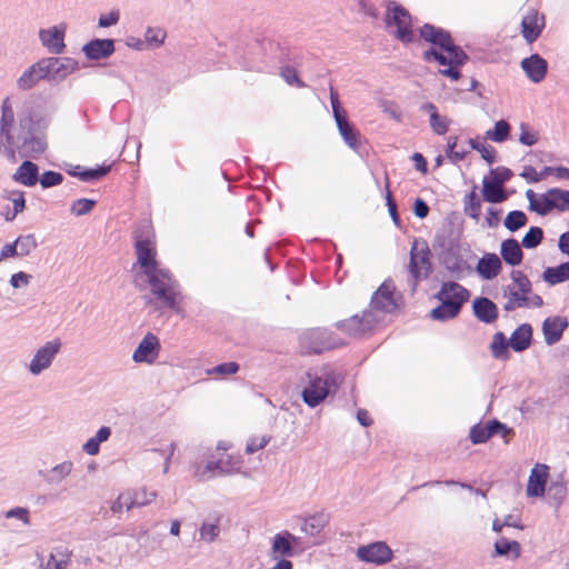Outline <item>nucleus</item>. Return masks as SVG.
Here are the masks:
<instances>
[{"instance_id":"f257e3e1","label":"nucleus","mask_w":569,"mask_h":569,"mask_svg":"<svg viewBox=\"0 0 569 569\" xmlns=\"http://www.w3.org/2000/svg\"><path fill=\"white\" fill-rule=\"evenodd\" d=\"M28 123L27 120H20L17 126L11 101L6 98L1 107L0 152L12 163L17 162L16 152L20 148L23 133L28 130Z\"/></svg>"},{"instance_id":"f03ea898","label":"nucleus","mask_w":569,"mask_h":569,"mask_svg":"<svg viewBox=\"0 0 569 569\" xmlns=\"http://www.w3.org/2000/svg\"><path fill=\"white\" fill-rule=\"evenodd\" d=\"M134 250L142 273L159 267L154 234L148 223L140 226L134 232Z\"/></svg>"},{"instance_id":"7ed1b4c3","label":"nucleus","mask_w":569,"mask_h":569,"mask_svg":"<svg viewBox=\"0 0 569 569\" xmlns=\"http://www.w3.org/2000/svg\"><path fill=\"white\" fill-rule=\"evenodd\" d=\"M62 342L59 338H54L44 342L37 348L27 363L26 368L31 376H40L42 372L51 368L57 356L61 351Z\"/></svg>"},{"instance_id":"20e7f679","label":"nucleus","mask_w":569,"mask_h":569,"mask_svg":"<svg viewBox=\"0 0 569 569\" xmlns=\"http://www.w3.org/2000/svg\"><path fill=\"white\" fill-rule=\"evenodd\" d=\"M386 22L389 28L396 27L393 36L398 40L405 43L412 42L411 16L403 7L396 2H390L387 7Z\"/></svg>"},{"instance_id":"39448f33","label":"nucleus","mask_w":569,"mask_h":569,"mask_svg":"<svg viewBox=\"0 0 569 569\" xmlns=\"http://www.w3.org/2000/svg\"><path fill=\"white\" fill-rule=\"evenodd\" d=\"M358 560L375 566H383L393 559V550L381 540L358 547L356 551Z\"/></svg>"},{"instance_id":"423d86ee","label":"nucleus","mask_w":569,"mask_h":569,"mask_svg":"<svg viewBox=\"0 0 569 569\" xmlns=\"http://www.w3.org/2000/svg\"><path fill=\"white\" fill-rule=\"evenodd\" d=\"M430 250L426 242L413 241L410 250L409 272L415 282L427 278L431 270Z\"/></svg>"},{"instance_id":"0eeeda50","label":"nucleus","mask_w":569,"mask_h":569,"mask_svg":"<svg viewBox=\"0 0 569 569\" xmlns=\"http://www.w3.org/2000/svg\"><path fill=\"white\" fill-rule=\"evenodd\" d=\"M506 302L503 309L513 311L519 308H540L543 303L542 298L536 293H521L518 289L508 286L503 291Z\"/></svg>"},{"instance_id":"6e6552de","label":"nucleus","mask_w":569,"mask_h":569,"mask_svg":"<svg viewBox=\"0 0 569 569\" xmlns=\"http://www.w3.org/2000/svg\"><path fill=\"white\" fill-rule=\"evenodd\" d=\"M370 307L377 312H392L398 302L395 296V286L391 281H385L372 295Z\"/></svg>"},{"instance_id":"1a4fd4ad","label":"nucleus","mask_w":569,"mask_h":569,"mask_svg":"<svg viewBox=\"0 0 569 569\" xmlns=\"http://www.w3.org/2000/svg\"><path fill=\"white\" fill-rule=\"evenodd\" d=\"M301 345L308 352L313 353H321L336 347L330 332L322 329H313L302 335Z\"/></svg>"},{"instance_id":"9d476101","label":"nucleus","mask_w":569,"mask_h":569,"mask_svg":"<svg viewBox=\"0 0 569 569\" xmlns=\"http://www.w3.org/2000/svg\"><path fill=\"white\" fill-rule=\"evenodd\" d=\"M379 319L372 311H365L361 317L353 316L338 325V327L350 336L360 337L370 331Z\"/></svg>"},{"instance_id":"9b49d317","label":"nucleus","mask_w":569,"mask_h":569,"mask_svg":"<svg viewBox=\"0 0 569 569\" xmlns=\"http://www.w3.org/2000/svg\"><path fill=\"white\" fill-rule=\"evenodd\" d=\"M160 351V342L157 336L153 333H147L137 349L132 353V360L136 363H148L151 365L158 358Z\"/></svg>"},{"instance_id":"f8f14e48","label":"nucleus","mask_w":569,"mask_h":569,"mask_svg":"<svg viewBox=\"0 0 569 569\" xmlns=\"http://www.w3.org/2000/svg\"><path fill=\"white\" fill-rule=\"evenodd\" d=\"M309 385L302 391V399L309 407L318 406L329 395V382L308 373Z\"/></svg>"},{"instance_id":"ddd939ff","label":"nucleus","mask_w":569,"mask_h":569,"mask_svg":"<svg viewBox=\"0 0 569 569\" xmlns=\"http://www.w3.org/2000/svg\"><path fill=\"white\" fill-rule=\"evenodd\" d=\"M46 78L58 80L67 77L77 68V62L70 58H48L41 60Z\"/></svg>"},{"instance_id":"4468645a","label":"nucleus","mask_w":569,"mask_h":569,"mask_svg":"<svg viewBox=\"0 0 569 569\" xmlns=\"http://www.w3.org/2000/svg\"><path fill=\"white\" fill-rule=\"evenodd\" d=\"M511 432V429H508L506 425H502L497 420H491L486 426H473L470 430V440L473 443H483L493 435H500L506 439V442H508V436Z\"/></svg>"},{"instance_id":"2eb2a0df","label":"nucleus","mask_w":569,"mask_h":569,"mask_svg":"<svg viewBox=\"0 0 569 569\" xmlns=\"http://www.w3.org/2000/svg\"><path fill=\"white\" fill-rule=\"evenodd\" d=\"M66 26L59 24L48 29H41L39 31V39L43 47H46L51 53L63 52Z\"/></svg>"},{"instance_id":"dca6fc26","label":"nucleus","mask_w":569,"mask_h":569,"mask_svg":"<svg viewBox=\"0 0 569 569\" xmlns=\"http://www.w3.org/2000/svg\"><path fill=\"white\" fill-rule=\"evenodd\" d=\"M543 208L540 211L541 216L547 214L553 209L559 211L569 210V191L558 188L549 189L542 193Z\"/></svg>"},{"instance_id":"f3484780","label":"nucleus","mask_w":569,"mask_h":569,"mask_svg":"<svg viewBox=\"0 0 569 569\" xmlns=\"http://www.w3.org/2000/svg\"><path fill=\"white\" fill-rule=\"evenodd\" d=\"M548 479V467L537 463L530 472L526 493L528 497H541L545 493Z\"/></svg>"},{"instance_id":"a211bd4d","label":"nucleus","mask_w":569,"mask_h":569,"mask_svg":"<svg viewBox=\"0 0 569 569\" xmlns=\"http://www.w3.org/2000/svg\"><path fill=\"white\" fill-rule=\"evenodd\" d=\"M567 327L568 321L563 317L555 316L547 318L542 323L545 342L548 346L557 343L561 339L562 333L567 329Z\"/></svg>"},{"instance_id":"6ab92c4d","label":"nucleus","mask_w":569,"mask_h":569,"mask_svg":"<svg viewBox=\"0 0 569 569\" xmlns=\"http://www.w3.org/2000/svg\"><path fill=\"white\" fill-rule=\"evenodd\" d=\"M521 68L532 82L538 83L545 79L548 63L542 57L535 53L521 61Z\"/></svg>"},{"instance_id":"aec40b11","label":"nucleus","mask_w":569,"mask_h":569,"mask_svg":"<svg viewBox=\"0 0 569 569\" xmlns=\"http://www.w3.org/2000/svg\"><path fill=\"white\" fill-rule=\"evenodd\" d=\"M82 51L88 59H104L114 52V41L112 39H94L86 43Z\"/></svg>"},{"instance_id":"412c9836","label":"nucleus","mask_w":569,"mask_h":569,"mask_svg":"<svg viewBox=\"0 0 569 569\" xmlns=\"http://www.w3.org/2000/svg\"><path fill=\"white\" fill-rule=\"evenodd\" d=\"M73 470V462L70 460H64L56 466H53L48 471H39V476L43 479V481L49 486H59L62 481H64Z\"/></svg>"},{"instance_id":"4be33fe9","label":"nucleus","mask_w":569,"mask_h":569,"mask_svg":"<svg viewBox=\"0 0 569 569\" xmlns=\"http://www.w3.org/2000/svg\"><path fill=\"white\" fill-rule=\"evenodd\" d=\"M543 24V17H539L535 10H529L521 21V32L526 41L533 42L540 36Z\"/></svg>"},{"instance_id":"5701e85b","label":"nucleus","mask_w":569,"mask_h":569,"mask_svg":"<svg viewBox=\"0 0 569 569\" xmlns=\"http://www.w3.org/2000/svg\"><path fill=\"white\" fill-rule=\"evenodd\" d=\"M437 298L438 300H448L449 302H456L461 308L462 305L469 298V291L461 284L453 281H449L442 283L441 289L437 295Z\"/></svg>"},{"instance_id":"b1692460","label":"nucleus","mask_w":569,"mask_h":569,"mask_svg":"<svg viewBox=\"0 0 569 569\" xmlns=\"http://www.w3.org/2000/svg\"><path fill=\"white\" fill-rule=\"evenodd\" d=\"M446 52L449 56V68L442 69L439 72L446 77H449L451 80L457 81L460 78V72L457 70V68L463 66L467 62L468 56L460 47H457L455 43H452L446 50Z\"/></svg>"},{"instance_id":"393cba45","label":"nucleus","mask_w":569,"mask_h":569,"mask_svg":"<svg viewBox=\"0 0 569 569\" xmlns=\"http://www.w3.org/2000/svg\"><path fill=\"white\" fill-rule=\"evenodd\" d=\"M291 539H293V535L287 530L277 533L272 538L271 557L273 559H284L283 557H292L296 551L293 550V546H291Z\"/></svg>"},{"instance_id":"a878e982","label":"nucleus","mask_w":569,"mask_h":569,"mask_svg":"<svg viewBox=\"0 0 569 569\" xmlns=\"http://www.w3.org/2000/svg\"><path fill=\"white\" fill-rule=\"evenodd\" d=\"M151 293L161 302V306L163 308L171 309L178 313L181 312V307H180L181 296H180L178 283L156 290Z\"/></svg>"},{"instance_id":"bb28decb","label":"nucleus","mask_w":569,"mask_h":569,"mask_svg":"<svg viewBox=\"0 0 569 569\" xmlns=\"http://www.w3.org/2000/svg\"><path fill=\"white\" fill-rule=\"evenodd\" d=\"M239 470V462L237 461L232 467L224 466L223 458L217 461H209L204 467L196 466L194 476L201 481H206L213 477L217 472L219 473H231Z\"/></svg>"},{"instance_id":"cd10ccee","label":"nucleus","mask_w":569,"mask_h":569,"mask_svg":"<svg viewBox=\"0 0 569 569\" xmlns=\"http://www.w3.org/2000/svg\"><path fill=\"white\" fill-rule=\"evenodd\" d=\"M475 316L485 323H492L498 318L497 306L488 298H477L472 302Z\"/></svg>"},{"instance_id":"c85d7f7f","label":"nucleus","mask_w":569,"mask_h":569,"mask_svg":"<svg viewBox=\"0 0 569 569\" xmlns=\"http://www.w3.org/2000/svg\"><path fill=\"white\" fill-rule=\"evenodd\" d=\"M12 179L22 186L33 187L39 180V168L36 163L26 160L12 174Z\"/></svg>"},{"instance_id":"c756f323","label":"nucleus","mask_w":569,"mask_h":569,"mask_svg":"<svg viewBox=\"0 0 569 569\" xmlns=\"http://www.w3.org/2000/svg\"><path fill=\"white\" fill-rule=\"evenodd\" d=\"M502 264L496 253L485 254L477 264V272L486 280L496 278L501 271Z\"/></svg>"},{"instance_id":"7c9ffc66","label":"nucleus","mask_w":569,"mask_h":569,"mask_svg":"<svg viewBox=\"0 0 569 569\" xmlns=\"http://www.w3.org/2000/svg\"><path fill=\"white\" fill-rule=\"evenodd\" d=\"M47 148L46 141L40 137H34L28 129L22 136V141L18 152L21 157H31L33 154L42 153Z\"/></svg>"},{"instance_id":"2f4dec72","label":"nucleus","mask_w":569,"mask_h":569,"mask_svg":"<svg viewBox=\"0 0 569 569\" xmlns=\"http://www.w3.org/2000/svg\"><path fill=\"white\" fill-rule=\"evenodd\" d=\"M143 276L147 278V282L151 288V292L178 283L169 270L162 269L160 267L144 272Z\"/></svg>"},{"instance_id":"473e14b6","label":"nucleus","mask_w":569,"mask_h":569,"mask_svg":"<svg viewBox=\"0 0 569 569\" xmlns=\"http://www.w3.org/2000/svg\"><path fill=\"white\" fill-rule=\"evenodd\" d=\"M500 254L509 266H519L522 261L523 253L520 243L516 239L503 240L500 244Z\"/></svg>"},{"instance_id":"72a5a7b5","label":"nucleus","mask_w":569,"mask_h":569,"mask_svg":"<svg viewBox=\"0 0 569 569\" xmlns=\"http://www.w3.org/2000/svg\"><path fill=\"white\" fill-rule=\"evenodd\" d=\"M220 522L221 516L217 513L208 516L199 528L200 540L207 543L213 542L220 535Z\"/></svg>"},{"instance_id":"f704fd0d","label":"nucleus","mask_w":569,"mask_h":569,"mask_svg":"<svg viewBox=\"0 0 569 569\" xmlns=\"http://www.w3.org/2000/svg\"><path fill=\"white\" fill-rule=\"evenodd\" d=\"M46 78V72L41 61L28 68L18 79L17 84L20 89L27 90L32 88L40 79Z\"/></svg>"},{"instance_id":"c9c22d12","label":"nucleus","mask_w":569,"mask_h":569,"mask_svg":"<svg viewBox=\"0 0 569 569\" xmlns=\"http://www.w3.org/2000/svg\"><path fill=\"white\" fill-rule=\"evenodd\" d=\"M72 552L66 547L54 548L46 562L44 569H68Z\"/></svg>"},{"instance_id":"e433bc0d","label":"nucleus","mask_w":569,"mask_h":569,"mask_svg":"<svg viewBox=\"0 0 569 569\" xmlns=\"http://www.w3.org/2000/svg\"><path fill=\"white\" fill-rule=\"evenodd\" d=\"M521 555V546L516 540H509L505 537L499 538L495 542V555L500 557H509L513 560L518 559Z\"/></svg>"},{"instance_id":"4c0bfd02","label":"nucleus","mask_w":569,"mask_h":569,"mask_svg":"<svg viewBox=\"0 0 569 569\" xmlns=\"http://www.w3.org/2000/svg\"><path fill=\"white\" fill-rule=\"evenodd\" d=\"M532 329L530 325H521L518 327L510 337V346L515 351L526 350L531 340Z\"/></svg>"},{"instance_id":"58836bf2","label":"nucleus","mask_w":569,"mask_h":569,"mask_svg":"<svg viewBox=\"0 0 569 569\" xmlns=\"http://www.w3.org/2000/svg\"><path fill=\"white\" fill-rule=\"evenodd\" d=\"M111 428L101 427L93 437L89 438L82 446V450L89 456H96L100 451V445L111 437Z\"/></svg>"},{"instance_id":"ea45409f","label":"nucleus","mask_w":569,"mask_h":569,"mask_svg":"<svg viewBox=\"0 0 569 569\" xmlns=\"http://www.w3.org/2000/svg\"><path fill=\"white\" fill-rule=\"evenodd\" d=\"M483 199L490 203H500L507 199L503 187L485 178L482 180Z\"/></svg>"},{"instance_id":"a19ab883","label":"nucleus","mask_w":569,"mask_h":569,"mask_svg":"<svg viewBox=\"0 0 569 569\" xmlns=\"http://www.w3.org/2000/svg\"><path fill=\"white\" fill-rule=\"evenodd\" d=\"M343 141L353 150L359 146V132L350 124L347 117L336 121Z\"/></svg>"},{"instance_id":"79ce46f5","label":"nucleus","mask_w":569,"mask_h":569,"mask_svg":"<svg viewBox=\"0 0 569 569\" xmlns=\"http://www.w3.org/2000/svg\"><path fill=\"white\" fill-rule=\"evenodd\" d=\"M542 279L550 286L569 280V262L561 263L555 268H547L542 273Z\"/></svg>"},{"instance_id":"37998d69","label":"nucleus","mask_w":569,"mask_h":569,"mask_svg":"<svg viewBox=\"0 0 569 569\" xmlns=\"http://www.w3.org/2000/svg\"><path fill=\"white\" fill-rule=\"evenodd\" d=\"M441 303L437 308H433L430 312V317L433 320L445 321L455 318L460 312V307L456 302H449L448 300H439Z\"/></svg>"},{"instance_id":"c03bdc74","label":"nucleus","mask_w":569,"mask_h":569,"mask_svg":"<svg viewBox=\"0 0 569 569\" xmlns=\"http://www.w3.org/2000/svg\"><path fill=\"white\" fill-rule=\"evenodd\" d=\"M80 167H76L73 170H69V174L72 177H78L82 181H93L99 180L104 177L110 171V166L98 167L97 169H88L80 171Z\"/></svg>"},{"instance_id":"a18cd8bd","label":"nucleus","mask_w":569,"mask_h":569,"mask_svg":"<svg viewBox=\"0 0 569 569\" xmlns=\"http://www.w3.org/2000/svg\"><path fill=\"white\" fill-rule=\"evenodd\" d=\"M508 346V341L502 332L495 333L490 343L492 357L496 359H507L509 356Z\"/></svg>"},{"instance_id":"49530a36","label":"nucleus","mask_w":569,"mask_h":569,"mask_svg":"<svg viewBox=\"0 0 569 569\" xmlns=\"http://www.w3.org/2000/svg\"><path fill=\"white\" fill-rule=\"evenodd\" d=\"M509 123L505 120H499L496 122L495 128L492 130H488L486 132V138L495 142H503L509 137Z\"/></svg>"},{"instance_id":"de8ad7c7","label":"nucleus","mask_w":569,"mask_h":569,"mask_svg":"<svg viewBox=\"0 0 569 569\" xmlns=\"http://www.w3.org/2000/svg\"><path fill=\"white\" fill-rule=\"evenodd\" d=\"M527 216L520 210L510 211L505 219V227L515 232L527 224Z\"/></svg>"},{"instance_id":"09e8293b","label":"nucleus","mask_w":569,"mask_h":569,"mask_svg":"<svg viewBox=\"0 0 569 569\" xmlns=\"http://www.w3.org/2000/svg\"><path fill=\"white\" fill-rule=\"evenodd\" d=\"M166 36L164 30L149 27L144 33V42L150 48H159L164 42Z\"/></svg>"},{"instance_id":"8fccbe9b","label":"nucleus","mask_w":569,"mask_h":569,"mask_svg":"<svg viewBox=\"0 0 569 569\" xmlns=\"http://www.w3.org/2000/svg\"><path fill=\"white\" fill-rule=\"evenodd\" d=\"M543 239V231L539 227H531L522 238L521 244L527 249L538 247Z\"/></svg>"},{"instance_id":"3c124183","label":"nucleus","mask_w":569,"mask_h":569,"mask_svg":"<svg viewBox=\"0 0 569 569\" xmlns=\"http://www.w3.org/2000/svg\"><path fill=\"white\" fill-rule=\"evenodd\" d=\"M512 283L510 287L518 289L521 293H532L531 282L529 278L519 270H513L511 272Z\"/></svg>"},{"instance_id":"603ef678","label":"nucleus","mask_w":569,"mask_h":569,"mask_svg":"<svg viewBox=\"0 0 569 569\" xmlns=\"http://www.w3.org/2000/svg\"><path fill=\"white\" fill-rule=\"evenodd\" d=\"M19 256H27L38 246L33 234L20 236L16 239Z\"/></svg>"},{"instance_id":"864d4df0","label":"nucleus","mask_w":569,"mask_h":569,"mask_svg":"<svg viewBox=\"0 0 569 569\" xmlns=\"http://www.w3.org/2000/svg\"><path fill=\"white\" fill-rule=\"evenodd\" d=\"M96 201L92 199L81 198L76 200L70 208L72 214L81 217L88 214L94 207Z\"/></svg>"},{"instance_id":"5fc2aeb1","label":"nucleus","mask_w":569,"mask_h":569,"mask_svg":"<svg viewBox=\"0 0 569 569\" xmlns=\"http://www.w3.org/2000/svg\"><path fill=\"white\" fill-rule=\"evenodd\" d=\"M469 144L472 149L480 152L483 160L488 163H493L496 159V150L491 146H486L475 139L469 140Z\"/></svg>"},{"instance_id":"6e6d98bb","label":"nucleus","mask_w":569,"mask_h":569,"mask_svg":"<svg viewBox=\"0 0 569 569\" xmlns=\"http://www.w3.org/2000/svg\"><path fill=\"white\" fill-rule=\"evenodd\" d=\"M6 519H17L19 520L23 526H30V511L29 509L24 507H14L8 511L4 512Z\"/></svg>"},{"instance_id":"4d7b16f0","label":"nucleus","mask_w":569,"mask_h":569,"mask_svg":"<svg viewBox=\"0 0 569 569\" xmlns=\"http://www.w3.org/2000/svg\"><path fill=\"white\" fill-rule=\"evenodd\" d=\"M450 120L438 113L431 114L429 124L432 131L437 134H445L448 131Z\"/></svg>"},{"instance_id":"13d9d810","label":"nucleus","mask_w":569,"mask_h":569,"mask_svg":"<svg viewBox=\"0 0 569 569\" xmlns=\"http://www.w3.org/2000/svg\"><path fill=\"white\" fill-rule=\"evenodd\" d=\"M519 129H520V136H519L520 143H522L525 146H529V147L537 143L538 132L532 130L529 127V124L521 123Z\"/></svg>"},{"instance_id":"bf43d9fd","label":"nucleus","mask_w":569,"mask_h":569,"mask_svg":"<svg viewBox=\"0 0 569 569\" xmlns=\"http://www.w3.org/2000/svg\"><path fill=\"white\" fill-rule=\"evenodd\" d=\"M270 441L269 436H253L248 439L247 446H246V452L248 455L254 453L258 450L263 449Z\"/></svg>"},{"instance_id":"052dcab7","label":"nucleus","mask_w":569,"mask_h":569,"mask_svg":"<svg viewBox=\"0 0 569 569\" xmlns=\"http://www.w3.org/2000/svg\"><path fill=\"white\" fill-rule=\"evenodd\" d=\"M43 189L59 186L63 181V176L56 171H46L38 180Z\"/></svg>"},{"instance_id":"680f3d73","label":"nucleus","mask_w":569,"mask_h":569,"mask_svg":"<svg viewBox=\"0 0 569 569\" xmlns=\"http://www.w3.org/2000/svg\"><path fill=\"white\" fill-rule=\"evenodd\" d=\"M136 507L133 502V498L130 493H122L118 497V499L112 503L111 510L113 512H121L123 509L129 511Z\"/></svg>"},{"instance_id":"e2e57ef3","label":"nucleus","mask_w":569,"mask_h":569,"mask_svg":"<svg viewBox=\"0 0 569 569\" xmlns=\"http://www.w3.org/2000/svg\"><path fill=\"white\" fill-rule=\"evenodd\" d=\"M469 202L466 204V212L473 219L478 220L481 214V202L476 193L471 191L468 194Z\"/></svg>"},{"instance_id":"0e129e2a","label":"nucleus","mask_w":569,"mask_h":569,"mask_svg":"<svg viewBox=\"0 0 569 569\" xmlns=\"http://www.w3.org/2000/svg\"><path fill=\"white\" fill-rule=\"evenodd\" d=\"M239 370V366L237 362H224L209 369L208 375H219V376H229L233 375Z\"/></svg>"},{"instance_id":"69168bd1","label":"nucleus","mask_w":569,"mask_h":569,"mask_svg":"<svg viewBox=\"0 0 569 569\" xmlns=\"http://www.w3.org/2000/svg\"><path fill=\"white\" fill-rule=\"evenodd\" d=\"M156 497H157L156 491H148L144 488L138 490L132 496L133 502L138 507L146 506V505L150 503L151 501H153L156 499Z\"/></svg>"},{"instance_id":"338daca9","label":"nucleus","mask_w":569,"mask_h":569,"mask_svg":"<svg viewBox=\"0 0 569 569\" xmlns=\"http://www.w3.org/2000/svg\"><path fill=\"white\" fill-rule=\"evenodd\" d=\"M280 76L283 78V80L292 86L295 84L298 88H303L305 83L303 81L298 77L296 70L291 67H284L280 71Z\"/></svg>"},{"instance_id":"774afa93","label":"nucleus","mask_w":569,"mask_h":569,"mask_svg":"<svg viewBox=\"0 0 569 569\" xmlns=\"http://www.w3.org/2000/svg\"><path fill=\"white\" fill-rule=\"evenodd\" d=\"M492 180L493 182L503 186L512 177V171L505 167H498L496 169H491Z\"/></svg>"}]
</instances>
